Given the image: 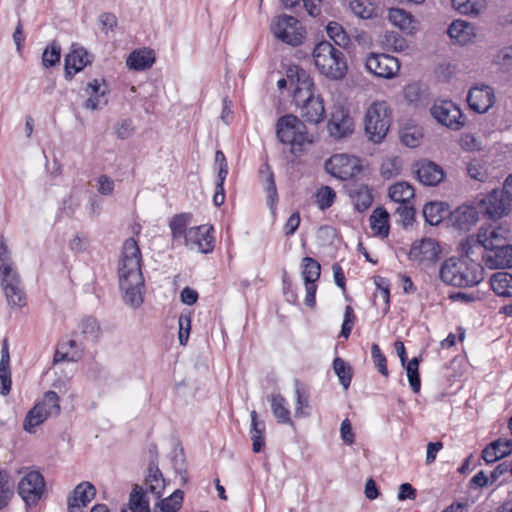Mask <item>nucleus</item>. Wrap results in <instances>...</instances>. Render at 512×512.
I'll use <instances>...</instances> for the list:
<instances>
[{"label": "nucleus", "mask_w": 512, "mask_h": 512, "mask_svg": "<svg viewBox=\"0 0 512 512\" xmlns=\"http://www.w3.org/2000/svg\"><path fill=\"white\" fill-rule=\"evenodd\" d=\"M142 255L137 241L128 238L123 243L118 264L119 287L124 302L138 308L144 301L145 280L141 270Z\"/></svg>", "instance_id": "obj_1"}, {"label": "nucleus", "mask_w": 512, "mask_h": 512, "mask_svg": "<svg viewBox=\"0 0 512 512\" xmlns=\"http://www.w3.org/2000/svg\"><path fill=\"white\" fill-rule=\"evenodd\" d=\"M439 277L451 286L474 287L484 279V268L478 261L450 257L441 264Z\"/></svg>", "instance_id": "obj_2"}, {"label": "nucleus", "mask_w": 512, "mask_h": 512, "mask_svg": "<svg viewBox=\"0 0 512 512\" xmlns=\"http://www.w3.org/2000/svg\"><path fill=\"white\" fill-rule=\"evenodd\" d=\"M316 68L325 77L340 80L346 76L347 62L344 53L328 41H321L313 49Z\"/></svg>", "instance_id": "obj_3"}, {"label": "nucleus", "mask_w": 512, "mask_h": 512, "mask_svg": "<svg viewBox=\"0 0 512 512\" xmlns=\"http://www.w3.org/2000/svg\"><path fill=\"white\" fill-rule=\"evenodd\" d=\"M0 278L8 304L23 307L26 304L25 293L3 238L0 239Z\"/></svg>", "instance_id": "obj_4"}, {"label": "nucleus", "mask_w": 512, "mask_h": 512, "mask_svg": "<svg viewBox=\"0 0 512 512\" xmlns=\"http://www.w3.org/2000/svg\"><path fill=\"white\" fill-rule=\"evenodd\" d=\"M509 230L498 226L490 228L487 253L482 261L489 269H507L512 267V245L506 243Z\"/></svg>", "instance_id": "obj_5"}, {"label": "nucleus", "mask_w": 512, "mask_h": 512, "mask_svg": "<svg viewBox=\"0 0 512 512\" xmlns=\"http://www.w3.org/2000/svg\"><path fill=\"white\" fill-rule=\"evenodd\" d=\"M276 133L280 142L289 144L295 155L301 153L306 144L312 143L305 124L294 115H285L278 119Z\"/></svg>", "instance_id": "obj_6"}, {"label": "nucleus", "mask_w": 512, "mask_h": 512, "mask_svg": "<svg viewBox=\"0 0 512 512\" xmlns=\"http://www.w3.org/2000/svg\"><path fill=\"white\" fill-rule=\"evenodd\" d=\"M391 125V109L387 102L372 103L365 114V132L368 139L380 143L386 137Z\"/></svg>", "instance_id": "obj_7"}, {"label": "nucleus", "mask_w": 512, "mask_h": 512, "mask_svg": "<svg viewBox=\"0 0 512 512\" xmlns=\"http://www.w3.org/2000/svg\"><path fill=\"white\" fill-rule=\"evenodd\" d=\"M361 159L347 154H335L325 162V170L333 177L348 180L362 171Z\"/></svg>", "instance_id": "obj_8"}, {"label": "nucleus", "mask_w": 512, "mask_h": 512, "mask_svg": "<svg viewBox=\"0 0 512 512\" xmlns=\"http://www.w3.org/2000/svg\"><path fill=\"white\" fill-rule=\"evenodd\" d=\"M271 30L274 36L285 44L298 46L304 40V30L299 21L289 15H281L273 22Z\"/></svg>", "instance_id": "obj_9"}, {"label": "nucleus", "mask_w": 512, "mask_h": 512, "mask_svg": "<svg viewBox=\"0 0 512 512\" xmlns=\"http://www.w3.org/2000/svg\"><path fill=\"white\" fill-rule=\"evenodd\" d=\"M45 488L46 484L42 474L38 471H30L19 481L18 494L26 506L34 507L41 500Z\"/></svg>", "instance_id": "obj_10"}, {"label": "nucleus", "mask_w": 512, "mask_h": 512, "mask_svg": "<svg viewBox=\"0 0 512 512\" xmlns=\"http://www.w3.org/2000/svg\"><path fill=\"white\" fill-rule=\"evenodd\" d=\"M430 112L438 123L452 130H459L464 126V118L460 108L450 100L436 101Z\"/></svg>", "instance_id": "obj_11"}, {"label": "nucleus", "mask_w": 512, "mask_h": 512, "mask_svg": "<svg viewBox=\"0 0 512 512\" xmlns=\"http://www.w3.org/2000/svg\"><path fill=\"white\" fill-rule=\"evenodd\" d=\"M365 66L371 74L384 79L394 78L400 70L398 59L384 53H370Z\"/></svg>", "instance_id": "obj_12"}, {"label": "nucleus", "mask_w": 512, "mask_h": 512, "mask_svg": "<svg viewBox=\"0 0 512 512\" xmlns=\"http://www.w3.org/2000/svg\"><path fill=\"white\" fill-rule=\"evenodd\" d=\"M489 228L481 227L476 234L469 235L460 244L462 259H469L476 261L475 258L483 256L487 253L488 245H491L489 240Z\"/></svg>", "instance_id": "obj_13"}, {"label": "nucleus", "mask_w": 512, "mask_h": 512, "mask_svg": "<svg viewBox=\"0 0 512 512\" xmlns=\"http://www.w3.org/2000/svg\"><path fill=\"white\" fill-rule=\"evenodd\" d=\"M479 206L484 214L491 219H498L507 215L511 204L500 189H494L480 202Z\"/></svg>", "instance_id": "obj_14"}, {"label": "nucleus", "mask_w": 512, "mask_h": 512, "mask_svg": "<svg viewBox=\"0 0 512 512\" xmlns=\"http://www.w3.org/2000/svg\"><path fill=\"white\" fill-rule=\"evenodd\" d=\"M354 121L349 111L343 106L335 105L333 107L331 118L328 122V130L332 137L340 139L353 132Z\"/></svg>", "instance_id": "obj_15"}, {"label": "nucleus", "mask_w": 512, "mask_h": 512, "mask_svg": "<svg viewBox=\"0 0 512 512\" xmlns=\"http://www.w3.org/2000/svg\"><path fill=\"white\" fill-rule=\"evenodd\" d=\"M440 252V247L434 239L424 238L413 243L409 251V259L419 264L429 265L438 260Z\"/></svg>", "instance_id": "obj_16"}, {"label": "nucleus", "mask_w": 512, "mask_h": 512, "mask_svg": "<svg viewBox=\"0 0 512 512\" xmlns=\"http://www.w3.org/2000/svg\"><path fill=\"white\" fill-rule=\"evenodd\" d=\"M212 230V226L209 225L191 227L187 231L185 244L190 248H197L202 253L212 252L214 249Z\"/></svg>", "instance_id": "obj_17"}, {"label": "nucleus", "mask_w": 512, "mask_h": 512, "mask_svg": "<svg viewBox=\"0 0 512 512\" xmlns=\"http://www.w3.org/2000/svg\"><path fill=\"white\" fill-rule=\"evenodd\" d=\"M297 105L300 107V116L305 122L318 124L324 120L325 107L320 95L309 94Z\"/></svg>", "instance_id": "obj_18"}, {"label": "nucleus", "mask_w": 512, "mask_h": 512, "mask_svg": "<svg viewBox=\"0 0 512 512\" xmlns=\"http://www.w3.org/2000/svg\"><path fill=\"white\" fill-rule=\"evenodd\" d=\"M495 96L491 87H473L467 95L469 107L477 113H485L494 104Z\"/></svg>", "instance_id": "obj_19"}, {"label": "nucleus", "mask_w": 512, "mask_h": 512, "mask_svg": "<svg viewBox=\"0 0 512 512\" xmlns=\"http://www.w3.org/2000/svg\"><path fill=\"white\" fill-rule=\"evenodd\" d=\"M415 173L419 182L425 186H436L445 176L442 167L429 160L419 161Z\"/></svg>", "instance_id": "obj_20"}, {"label": "nucleus", "mask_w": 512, "mask_h": 512, "mask_svg": "<svg viewBox=\"0 0 512 512\" xmlns=\"http://www.w3.org/2000/svg\"><path fill=\"white\" fill-rule=\"evenodd\" d=\"M91 63V56L84 48L73 49L65 56V77H72L81 71L86 65Z\"/></svg>", "instance_id": "obj_21"}, {"label": "nucleus", "mask_w": 512, "mask_h": 512, "mask_svg": "<svg viewBox=\"0 0 512 512\" xmlns=\"http://www.w3.org/2000/svg\"><path fill=\"white\" fill-rule=\"evenodd\" d=\"M478 219L477 209L470 205L459 206L450 215L453 226L463 231L469 230Z\"/></svg>", "instance_id": "obj_22"}, {"label": "nucleus", "mask_w": 512, "mask_h": 512, "mask_svg": "<svg viewBox=\"0 0 512 512\" xmlns=\"http://www.w3.org/2000/svg\"><path fill=\"white\" fill-rule=\"evenodd\" d=\"M155 62V53L152 49L141 48L131 52L126 60L127 66L135 71L150 68Z\"/></svg>", "instance_id": "obj_23"}, {"label": "nucleus", "mask_w": 512, "mask_h": 512, "mask_svg": "<svg viewBox=\"0 0 512 512\" xmlns=\"http://www.w3.org/2000/svg\"><path fill=\"white\" fill-rule=\"evenodd\" d=\"M512 453V440L498 439L489 444L482 451V458L486 463H493L501 458H504Z\"/></svg>", "instance_id": "obj_24"}, {"label": "nucleus", "mask_w": 512, "mask_h": 512, "mask_svg": "<svg viewBox=\"0 0 512 512\" xmlns=\"http://www.w3.org/2000/svg\"><path fill=\"white\" fill-rule=\"evenodd\" d=\"M448 35L455 42L460 45H465L475 36L474 27L463 20H455L448 27Z\"/></svg>", "instance_id": "obj_25"}, {"label": "nucleus", "mask_w": 512, "mask_h": 512, "mask_svg": "<svg viewBox=\"0 0 512 512\" xmlns=\"http://www.w3.org/2000/svg\"><path fill=\"white\" fill-rule=\"evenodd\" d=\"M271 410L279 424L293 425L286 399L280 394L268 396Z\"/></svg>", "instance_id": "obj_26"}, {"label": "nucleus", "mask_w": 512, "mask_h": 512, "mask_svg": "<svg viewBox=\"0 0 512 512\" xmlns=\"http://www.w3.org/2000/svg\"><path fill=\"white\" fill-rule=\"evenodd\" d=\"M370 227L375 236L386 238L389 234V213L382 207H377L371 214Z\"/></svg>", "instance_id": "obj_27"}, {"label": "nucleus", "mask_w": 512, "mask_h": 512, "mask_svg": "<svg viewBox=\"0 0 512 512\" xmlns=\"http://www.w3.org/2000/svg\"><path fill=\"white\" fill-rule=\"evenodd\" d=\"M147 490L155 495L156 498H160L165 488V481L162 473L158 468L155 461H150L148 466V475L145 480Z\"/></svg>", "instance_id": "obj_28"}, {"label": "nucleus", "mask_w": 512, "mask_h": 512, "mask_svg": "<svg viewBox=\"0 0 512 512\" xmlns=\"http://www.w3.org/2000/svg\"><path fill=\"white\" fill-rule=\"evenodd\" d=\"M349 196L359 212L367 210L373 202L372 192L367 185H353L349 189Z\"/></svg>", "instance_id": "obj_29"}, {"label": "nucleus", "mask_w": 512, "mask_h": 512, "mask_svg": "<svg viewBox=\"0 0 512 512\" xmlns=\"http://www.w3.org/2000/svg\"><path fill=\"white\" fill-rule=\"evenodd\" d=\"M493 292L500 297H512V274L496 272L490 278Z\"/></svg>", "instance_id": "obj_30"}, {"label": "nucleus", "mask_w": 512, "mask_h": 512, "mask_svg": "<svg viewBox=\"0 0 512 512\" xmlns=\"http://www.w3.org/2000/svg\"><path fill=\"white\" fill-rule=\"evenodd\" d=\"M251 440L252 450L254 453H259L265 446V423L258 420L256 411H252L251 414Z\"/></svg>", "instance_id": "obj_31"}, {"label": "nucleus", "mask_w": 512, "mask_h": 512, "mask_svg": "<svg viewBox=\"0 0 512 512\" xmlns=\"http://www.w3.org/2000/svg\"><path fill=\"white\" fill-rule=\"evenodd\" d=\"M295 386V395H296V407H295V416L296 417H307L309 416V398L310 393L306 386L296 379L294 381Z\"/></svg>", "instance_id": "obj_32"}, {"label": "nucleus", "mask_w": 512, "mask_h": 512, "mask_svg": "<svg viewBox=\"0 0 512 512\" xmlns=\"http://www.w3.org/2000/svg\"><path fill=\"white\" fill-rule=\"evenodd\" d=\"M121 512H150L149 500L141 486L135 485L130 494L128 509H122Z\"/></svg>", "instance_id": "obj_33"}, {"label": "nucleus", "mask_w": 512, "mask_h": 512, "mask_svg": "<svg viewBox=\"0 0 512 512\" xmlns=\"http://www.w3.org/2000/svg\"><path fill=\"white\" fill-rule=\"evenodd\" d=\"M295 91H294V102L296 104H300V100H302L303 97L309 96V94H314V82L309 73L303 69L300 72V77L297 78L295 83Z\"/></svg>", "instance_id": "obj_34"}, {"label": "nucleus", "mask_w": 512, "mask_h": 512, "mask_svg": "<svg viewBox=\"0 0 512 512\" xmlns=\"http://www.w3.org/2000/svg\"><path fill=\"white\" fill-rule=\"evenodd\" d=\"M295 91H294V102L296 104H300V100H302L303 97L309 96V94H314V82L309 73L303 69L300 72V77L297 78L295 83Z\"/></svg>", "instance_id": "obj_35"}, {"label": "nucleus", "mask_w": 512, "mask_h": 512, "mask_svg": "<svg viewBox=\"0 0 512 512\" xmlns=\"http://www.w3.org/2000/svg\"><path fill=\"white\" fill-rule=\"evenodd\" d=\"M96 495V489L90 482H82L78 484L73 490L72 496L68 498L69 501L85 507Z\"/></svg>", "instance_id": "obj_36"}, {"label": "nucleus", "mask_w": 512, "mask_h": 512, "mask_svg": "<svg viewBox=\"0 0 512 512\" xmlns=\"http://www.w3.org/2000/svg\"><path fill=\"white\" fill-rule=\"evenodd\" d=\"M192 215L189 213H181L175 215L170 223V229L173 240H183L186 242L187 226L191 222Z\"/></svg>", "instance_id": "obj_37"}, {"label": "nucleus", "mask_w": 512, "mask_h": 512, "mask_svg": "<svg viewBox=\"0 0 512 512\" xmlns=\"http://www.w3.org/2000/svg\"><path fill=\"white\" fill-rule=\"evenodd\" d=\"M414 195L415 190L413 186L405 181L397 182L389 188L390 199L400 204H406Z\"/></svg>", "instance_id": "obj_38"}, {"label": "nucleus", "mask_w": 512, "mask_h": 512, "mask_svg": "<svg viewBox=\"0 0 512 512\" xmlns=\"http://www.w3.org/2000/svg\"><path fill=\"white\" fill-rule=\"evenodd\" d=\"M446 209L442 202H429L423 208L425 221L431 225H438L445 217Z\"/></svg>", "instance_id": "obj_39"}, {"label": "nucleus", "mask_w": 512, "mask_h": 512, "mask_svg": "<svg viewBox=\"0 0 512 512\" xmlns=\"http://www.w3.org/2000/svg\"><path fill=\"white\" fill-rule=\"evenodd\" d=\"M260 175L263 185L265 187L267 198L270 201L271 207L275 204L278 198L277 188L274 180V174L268 164H264L260 169Z\"/></svg>", "instance_id": "obj_40"}, {"label": "nucleus", "mask_w": 512, "mask_h": 512, "mask_svg": "<svg viewBox=\"0 0 512 512\" xmlns=\"http://www.w3.org/2000/svg\"><path fill=\"white\" fill-rule=\"evenodd\" d=\"M452 6L461 14L478 15L486 7V0H451Z\"/></svg>", "instance_id": "obj_41"}, {"label": "nucleus", "mask_w": 512, "mask_h": 512, "mask_svg": "<svg viewBox=\"0 0 512 512\" xmlns=\"http://www.w3.org/2000/svg\"><path fill=\"white\" fill-rule=\"evenodd\" d=\"M389 21L401 30H412L413 17L410 13L400 8H391L388 12Z\"/></svg>", "instance_id": "obj_42"}, {"label": "nucleus", "mask_w": 512, "mask_h": 512, "mask_svg": "<svg viewBox=\"0 0 512 512\" xmlns=\"http://www.w3.org/2000/svg\"><path fill=\"white\" fill-rule=\"evenodd\" d=\"M14 495V484L6 470H0V509L5 508Z\"/></svg>", "instance_id": "obj_43"}, {"label": "nucleus", "mask_w": 512, "mask_h": 512, "mask_svg": "<svg viewBox=\"0 0 512 512\" xmlns=\"http://www.w3.org/2000/svg\"><path fill=\"white\" fill-rule=\"evenodd\" d=\"M48 417L46 411L41 409V406L35 405L26 415L23 428L25 431L32 433Z\"/></svg>", "instance_id": "obj_44"}, {"label": "nucleus", "mask_w": 512, "mask_h": 512, "mask_svg": "<svg viewBox=\"0 0 512 512\" xmlns=\"http://www.w3.org/2000/svg\"><path fill=\"white\" fill-rule=\"evenodd\" d=\"M349 6L361 19H371L376 15V7L369 0H350Z\"/></svg>", "instance_id": "obj_45"}, {"label": "nucleus", "mask_w": 512, "mask_h": 512, "mask_svg": "<svg viewBox=\"0 0 512 512\" xmlns=\"http://www.w3.org/2000/svg\"><path fill=\"white\" fill-rule=\"evenodd\" d=\"M60 58L61 46L56 40H53L43 51L42 64L45 68L54 67L59 64Z\"/></svg>", "instance_id": "obj_46"}, {"label": "nucleus", "mask_w": 512, "mask_h": 512, "mask_svg": "<svg viewBox=\"0 0 512 512\" xmlns=\"http://www.w3.org/2000/svg\"><path fill=\"white\" fill-rule=\"evenodd\" d=\"M321 266L312 257H304L302 260V276L304 282L317 281L320 277Z\"/></svg>", "instance_id": "obj_47"}, {"label": "nucleus", "mask_w": 512, "mask_h": 512, "mask_svg": "<svg viewBox=\"0 0 512 512\" xmlns=\"http://www.w3.org/2000/svg\"><path fill=\"white\" fill-rule=\"evenodd\" d=\"M420 360L417 357L412 358L405 366L410 387L414 393H418L421 388L419 375Z\"/></svg>", "instance_id": "obj_48"}, {"label": "nucleus", "mask_w": 512, "mask_h": 512, "mask_svg": "<svg viewBox=\"0 0 512 512\" xmlns=\"http://www.w3.org/2000/svg\"><path fill=\"white\" fill-rule=\"evenodd\" d=\"M333 369L338 376L340 383L345 389H348L352 380L350 366H348L342 358L336 357L333 361Z\"/></svg>", "instance_id": "obj_49"}, {"label": "nucleus", "mask_w": 512, "mask_h": 512, "mask_svg": "<svg viewBox=\"0 0 512 512\" xmlns=\"http://www.w3.org/2000/svg\"><path fill=\"white\" fill-rule=\"evenodd\" d=\"M316 203L320 210L330 208L336 199V192L329 186H323L315 193Z\"/></svg>", "instance_id": "obj_50"}, {"label": "nucleus", "mask_w": 512, "mask_h": 512, "mask_svg": "<svg viewBox=\"0 0 512 512\" xmlns=\"http://www.w3.org/2000/svg\"><path fill=\"white\" fill-rule=\"evenodd\" d=\"M327 34L340 47H346L349 42V36L341 25L336 22H330L327 25Z\"/></svg>", "instance_id": "obj_51"}, {"label": "nucleus", "mask_w": 512, "mask_h": 512, "mask_svg": "<svg viewBox=\"0 0 512 512\" xmlns=\"http://www.w3.org/2000/svg\"><path fill=\"white\" fill-rule=\"evenodd\" d=\"M36 405L41 406V409L45 410L49 417L58 415L60 412L59 396L54 391H48L43 400Z\"/></svg>", "instance_id": "obj_52"}, {"label": "nucleus", "mask_w": 512, "mask_h": 512, "mask_svg": "<svg viewBox=\"0 0 512 512\" xmlns=\"http://www.w3.org/2000/svg\"><path fill=\"white\" fill-rule=\"evenodd\" d=\"M179 324V333L178 339L181 345H186L189 339L190 330H191V315L190 313L184 314L182 313L178 319Z\"/></svg>", "instance_id": "obj_53"}, {"label": "nucleus", "mask_w": 512, "mask_h": 512, "mask_svg": "<svg viewBox=\"0 0 512 512\" xmlns=\"http://www.w3.org/2000/svg\"><path fill=\"white\" fill-rule=\"evenodd\" d=\"M371 355L374 362L375 367L378 369L379 373L383 376H388V368H387V360L385 355L382 353L378 344H373L371 347Z\"/></svg>", "instance_id": "obj_54"}, {"label": "nucleus", "mask_w": 512, "mask_h": 512, "mask_svg": "<svg viewBox=\"0 0 512 512\" xmlns=\"http://www.w3.org/2000/svg\"><path fill=\"white\" fill-rule=\"evenodd\" d=\"M494 62L503 70L512 69V45L500 49L495 55Z\"/></svg>", "instance_id": "obj_55"}, {"label": "nucleus", "mask_w": 512, "mask_h": 512, "mask_svg": "<svg viewBox=\"0 0 512 512\" xmlns=\"http://www.w3.org/2000/svg\"><path fill=\"white\" fill-rule=\"evenodd\" d=\"M468 175L479 182H485L488 179L487 169L479 161H471L467 166Z\"/></svg>", "instance_id": "obj_56"}, {"label": "nucleus", "mask_w": 512, "mask_h": 512, "mask_svg": "<svg viewBox=\"0 0 512 512\" xmlns=\"http://www.w3.org/2000/svg\"><path fill=\"white\" fill-rule=\"evenodd\" d=\"M82 333L91 340H97L100 335V326L95 318L88 317L82 321Z\"/></svg>", "instance_id": "obj_57"}, {"label": "nucleus", "mask_w": 512, "mask_h": 512, "mask_svg": "<svg viewBox=\"0 0 512 512\" xmlns=\"http://www.w3.org/2000/svg\"><path fill=\"white\" fill-rule=\"evenodd\" d=\"M115 133L119 139H127L134 133V126L131 119H123L115 125Z\"/></svg>", "instance_id": "obj_58"}, {"label": "nucleus", "mask_w": 512, "mask_h": 512, "mask_svg": "<svg viewBox=\"0 0 512 512\" xmlns=\"http://www.w3.org/2000/svg\"><path fill=\"white\" fill-rule=\"evenodd\" d=\"M354 320L355 315L353 308L351 306H346L340 336L344 338L349 337L353 328Z\"/></svg>", "instance_id": "obj_59"}, {"label": "nucleus", "mask_w": 512, "mask_h": 512, "mask_svg": "<svg viewBox=\"0 0 512 512\" xmlns=\"http://www.w3.org/2000/svg\"><path fill=\"white\" fill-rule=\"evenodd\" d=\"M10 366H0V394L7 395L11 389Z\"/></svg>", "instance_id": "obj_60"}, {"label": "nucleus", "mask_w": 512, "mask_h": 512, "mask_svg": "<svg viewBox=\"0 0 512 512\" xmlns=\"http://www.w3.org/2000/svg\"><path fill=\"white\" fill-rule=\"evenodd\" d=\"M107 104L105 99V91H102L100 95H89L88 99L84 103V107L88 110H97Z\"/></svg>", "instance_id": "obj_61"}, {"label": "nucleus", "mask_w": 512, "mask_h": 512, "mask_svg": "<svg viewBox=\"0 0 512 512\" xmlns=\"http://www.w3.org/2000/svg\"><path fill=\"white\" fill-rule=\"evenodd\" d=\"M421 94L422 92L420 87L415 83L409 84L404 88V97L412 104H417L419 102Z\"/></svg>", "instance_id": "obj_62"}, {"label": "nucleus", "mask_w": 512, "mask_h": 512, "mask_svg": "<svg viewBox=\"0 0 512 512\" xmlns=\"http://www.w3.org/2000/svg\"><path fill=\"white\" fill-rule=\"evenodd\" d=\"M396 212L399 214L400 219L405 226L410 225L413 222L415 216V210L413 207L401 204V206L396 209Z\"/></svg>", "instance_id": "obj_63"}, {"label": "nucleus", "mask_w": 512, "mask_h": 512, "mask_svg": "<svg viewBox=\"0 0 512 512\" xmlns=\"http://www.w3.org/2000/svg\"><path fill=\"white\" fill-rule=\"evenodd\" d=\"M300 214L299 212H294L290 215L284 225V233L286 236L293 235L300 225Z\"/></svg>", "instance_id": "obj_64"}]
</instances>
